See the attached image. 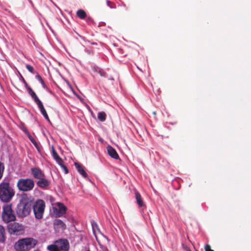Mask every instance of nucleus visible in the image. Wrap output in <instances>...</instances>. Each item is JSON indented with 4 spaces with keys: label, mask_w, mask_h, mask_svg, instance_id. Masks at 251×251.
<instances>
[{
    "label": "nucleus",
    "mask_w": 251,
    "mask_h": 251,
    "mask_svg": "<svg viewBox=\"0 0 251 251\" xmlns=\"http://www.w3.org/2000/svg\"><path fill=\"white\" fill-rule=\"evenodd\" d=\"M6 235H5V230L4 227L0 225V242L4 243L5 241Z\"/></svg>",
    "instance_id": "obj_19"
},
{
    "label": "nucleus",
    "mask_w": 251,
    "mask_h": 251,
    "mask_svg": "<svg viewBox=\"0 0 251 251\" xmlns=\"http://www.w3.org/2000/svg\"><path fill=\"white\" fill-rule=\"evenodd\" d=\"M135 197L136 200V202L140 208H142L143 209L146 208V206L144 202L142 197L139 192L135 191Z\"/></svg>",
    "instance_id": "obj_9"
},
{
    "label": "nucleus",
    "mask_w": 251,
    "mask_h": 251,
    "mask_svg": "<svg viewBox=\"0 0 251 251\" xmlns=\"http://www.w3.org/2000/svg\"><path fill=\"white\" fill-rule=\"evenodd\" d=\"M15 249L19 251H25L27 250L24 239L19 240L15 245Z\"/></svg>",
    "instance_id": "obj_10"
},
{
    "label": "nucleus",
    "mask_w": 251,
    "mask_h": 251,
    "mask_svg": "<svg viewBox=\"0 0 251 251\" xmlns=\"http://www.w3.org/2000/svg\"><path fill=\"white\" fill-rule=\"evenodd\" d=\"M75 166L77 170V171L84 177H87V174L85 172L83 166L80 164L75 162Z\"/></svg>",
    "instance_id": "obj_15"
},
{
    "label": "nucleus",
    "mask_w": 251,
    "mask_h": 251,
    "mask_svg": "<svg viewBox=\"0 0 251 251\" xmlns=\"http://www.w3.org/2000/svg\"><path fill=\"white\" fill-rule=\"evenodd\" d=\"M34 181L30 178H21L18 180L17 186L20 191L28 192L32 190L34 187Z\"/></svg>",
    "instance_id": "obj_4"
},
{
    "label": "nucleus",
    "mask_w": 251,
    "mask_h": 251,
    "mask_svg": "<svg viewBox=\"0 0 251 251\" xmlns=\"http://www.w3.org/2000/svg\"><path fill=\"white\" fill-rule=\"evenodd\" d=\"M22 80H23V83H24V84H25V87L26 88V89H27V87H29V86H28V84L27 83V82H26V81L25 80V79L23 77H22Z\"/></svg>",
    "instance_id": "obj_33"
},
{
    "label": "nucleus",
    "mask_w": 251,
    "mask_h": 251,
    "mask_svg": "<svg viewBox=\"0 0 251 251\" xmlns=\"http://www.w3.org/2000/svg\"><path fill=\"white\" fill-rule=\"evenodd\" d=\"M31 172L35 178L39 179L43 177H45L44 174L39 168H32L31 169Z\"/></svg>",
    "instance_id": "obj_11"
},
{
    "label": "nucleus",
    "mask_w": 251,
    "mask_h": 251,
    "mask_svg": "<svg viewBox=\"0 0 251 251\" xmlns=\"http://www.w3.org/2000/svg\"><path fill=\"white\" fill-rule=\"evenodd\" d=\"M94 233L95 234V238H96V240L97 241L98 244L100 245H101V243H100V239H99L98 236L96 234V233H95V231L94 230Z\"/></svg>",
    "instance_id": "obj_30"
},
{
    "label": "nucleus",
    "mask_w": 251,
    "mask_h": 251,
    "mask_svg": "<svg viewBox=\"0 0 251 251\" xmlns=\"http://www.w3.org/2000/svg\"><path fill=\"white\" fill-rule=\"evenodd\" d=\"M47 249L49 251H58L57 244L55 243L48 246Z\"/></svg>",
    "instance_id": "obj_23"
},
{
    "label": "nucleus",
    "mask_w": 251,
    "mask_h": 251,
    "mask_svg": "<svg viewBox=\"0 0 251 251\" xmlns=\"http://www.w3.org/2000/svg\"><path fill=\"white\" fill-rule=\"evenodd\" d=\"M101 238H102V239L104 241H107L108 240L107 237L106 236H104L103 235L101 234Z\"/></svg>",
    "instance_id": "obj_34"
},
{
    "label": "nucleus",
    "mask_w": 251,
    "mask_h": 251,
    "mask_svg": "<svg viewBox=\"0 0 251 251\" xmlns=\"http://www.w3.org/2000/svg\"><path fill=\"white\" fill-rule=\"evenodd\" d=\"M63 170V171H64V173L65 174H68V172H69V170L67 168V167L64 165L63 163V162H61V165H59Z\"/></svg>",
    "instance_id": "obj_26"
},
{
    "label": "nucleus",
    "mask_w": 251,
    "mask_h": 251,
    "mask_svg": "<svg viewBox=\"0 0 251 251\" xmlns=\"http://www.w3.org/2000/svg\"><path fill=\"white\" fill-rule=\"evenodd\" d=\"M8 231L10 234H17L24 230L23 226L18 223H13L7 226Z\"/></svg>",
    "instance_id": "obj_7"
},
{
    "label": "nucleus",
    "mask_w": 251,
    "mask_h": 251,
    "mask_svg": "<svg viewBox=\"0 0 251 251\" xmlns=\"http://www.w3.org/2000/svg\"><path fill=\"white\" fill-rule=\"evenodd\" d=\"M76 15L81 19H84L86 17V12L82 9H79L76 12Z\"/></svg>",
    "instance_id": "obj_20"
},
{
    "label": "nucleus",
    "mask_w": 251,
    "mask_h": 251,
    "mask_svg": "<svg viewBox=\"0 0 251 251\" xmlns=\"http://www.w3.org/2000/svg\"><path fill=\"white\" fill-rule=\"evenodd\" d=\"M5 167L3 163L0 162V180L2 178L4 171Z\"/></svg>",
    "instance_id": "obj_24"
},
{
    "label": "nucleus",
    "mask_w": 251,
    "mask_h": 251,
    "mask_svg": "<svg viewBox=\"0 0 251 251\" xmlns=\"http://www.w3.org/2000/svg\"><path fill=\"white\" fill-rule=\"evenodd\" d=\"M108 154L115 159H119V156L116 151L111 146H108L106 148Z\"/></svg>",
    "instance_id": "obj_12"
},
{
    "label": "nucleus",
    "mask_w": 251,
    "mask_h": 251,
    "mask_svg": "<svg viewBox=\"0 0 251 251\" xmlns=\"http://www.w3.org/2000/svg\"><path fill=\"white\" fill-rule=\"evenodd\" d=\"M57 207H53V212L56 217H60L66 214L67 207L61 202H57Z\"/></svg>",
    "instance_id": "obj_6"
},
{
    "label": "nucleus",
    "mask_w": 251,
    "mask_h": 251,
    "mask_svg": "<svg viewBox=\"0 0 251 251\" xmlns=\"http://www.w3.org/2000/svg\"><path fill=\"white\" fill-rule=\"evenodd\" d=\"M45 208V203L42 200H38L34 202L33 199V203L32 209L35 218L37 219H41L43 218L44 210Z\"/></svg>",
    "instance_id": "obj_5"
},
{
    "label": "nucleus",
    "mask_w": 251,
    "mask_h": 251,
    "mask_svg": "<svg viewBox=\"0 0 251 251\" xmlns=\"http://www.w3.org/2000/svg\"><path fill=\"white\" fill-rule=\"evenodd\" d=\"M50 184V182L48 179L45 178V177L39 179V180L37 182V186L40 188L44 189L47 188Z\"/></svg>",
    "instance_id": "obj_13"
},
{
    "label": "nucleus",
    "mask_w": 251,
    "mask_h": 251,
    "mask_svg": "<svg viewBox=\"0 0 251 251\" xmlns=\"http://www.w3.org/2000/svg\"><path fill=\"white\" fill-rule=\"evenodd\" d=\"M24 240L28 250L34 248L37 243V240L33 238H26Z\"/></svg>",
    "instance_id": "obj_14"
},
{
    "label": "nucleus",
    "mask_w": 251,
    "mask_h": 251,
    "mask_svg": "<svg viewBox=\"0 0 251 251\" xmlns=\"http://www.w3.org/2000/svg\"><path fill=\"white\" fill-rule=\"evenodd\" d=\"M32 143L36 148H37L38 144H37V143L36 142V141H35V142H34V143Z\"/></svg>",
    "instance_id": "obj_35"
},
{
    "label": "nucleus",
    "mask_w": 251,
    "mask_h": 251,
    "mask_svg": "<svg viewBox=\"0 0 251 251\" xmlns=\"http://www.w3.org/2000/svg\"><path fill=\"white\" fill-rule=\"evenodd\" d=\"M185 250H186V251H191L190 250V249L189 248H187V247L186 248Z\"/></svg>",
    "instance_id": "obj_36"
},
{
    "label": "nucleus",
    "mask_w": 251,
    "mask_h": 251,
    "mask_svg": "<svg viewBox=\"0 0 251 251\" xmlns=\"http://www.w3.org/2000/svg\"><path fill=\"white\" fill-rule=\"evenodd\" d=\"M54 224L55 226H58L59 227L63 228H65L66 227L65 224L60 219H56L54 220Z\"/></svg>",
    "instance_id": "obj_21"
},
{
    "label": "nucleus",
    "mask_w": 251,
    "mask_h": 251,
    "mask_svg": "<svg viewBox=\"0 0 251 251\" xmlns=\"http://www.w3.org/2000/svg\"><path fill=\"white\" fill-rule=\"evenodd\" d=\"M26 68L28 70L29 72L33 74L34 73V69L32 66L29 64L26 65Z\"/></svg>",
    "instance_id": "obj_27"
},
{
    "label": "nucleus",
    "mask_w": 251,
    "mask_h": 251,
    "mask_svg": "<svg viewBox=\"0 0 251 251\" xmlns=\"http://www.w3.org/2000/svg\"><path fill=\"white\" fill-rule=\"evenodd\" d=\"M204 249L205 251H214L213 250L211 249V246L208 244L205 245Z\"/></svg>",
    "instance_id": "obj_29"
},
{
    "label": "nucleus",
    "mask_w": 251,
    "mask_h": 251,
    "mask_svg": "<svg viewBox=\"0 0 251 251\" xmlns=\"http://www.w3.org/2000/svg\"><path fill=\"white\" fill-rule=\"evenodd\" d=\"M39 251V250H36V251Z\"/></svg>",
    "instance_id": "obj_38"
},
{
    "label": "nucleus",
    "mask_w": 251,
    "mask_h": 251,
    "mask_svg": "<svg viewBox=\"0 0 251 251\" xmlns=\"http://www.w3.org/2000/svg\"><path fill=\"white\" fill-rule=\"evenodd\" d=\"M36 77L39 80V81L41 83L44 89L47 88L43 79H42V78L41 77V76L40 75H36Z\"/></svg>",
    "instance_id": "obj_25"
},
{
    "label": "nucleus",
    "mask_w": 251,
    "mask_h": 251,
    "mask_svg": "<svg viewBox=\"0 0 251 251\" xmlns=\"http://www.w3.org/2000/svg\"><path fill=\"white\" fill-rule=\"evenodd\" d=\"M15 195L14 189L10 186L8 180L4 179L0 183V200L5 202L11 201Z\"/></svg>",
    "instance_id": "obj_2"
},
{
    "label": "nucleus",
    "mask_w": 251,
    "mask_h": 251,
    "mask_svg": "<svg viewBox=\"0 0 251 251\" xmlns=\"http://www.w3.org/2000/svg\"><path fill=\"white\" fill-rule=\"evenodd\" d=\"M51 152L52 155L54 160L56 161V162L58 164V165H61V162H63L62 158L59 156L57 152L55 150L54 147L52 146L51 148Z\"/></svg>",
    "instance_id": "obj_17"
},
{
    "label": "nucleus",
    "mask_w": 251,
    "mask_h": 251,
    "mask_svg": "<svg viewBox=\"0 0 251 251\" xmlns=\"http://www.w3.org/2000/svg\"><path fill=\"white\" fill-rule=\"evenodd\" d=\"M55 243L57 244L58 251H69L70 245L67 239H59L56 240Z\"/></svg>",
    "instance_id": "obj_8"
},
{
    "label": "nucleus",
    "mask_w": 251,
    "mask_h": 251,
    "mask_svg": "<svg viewBox=\"0 0 251 251\" xmlns=\"http://www.w3.org/2000/svg\"><path fill=\"white\" fill-rule=\"evenodd\" d=\"M33 203L32 196L26 193L21 194L20 201L16 209L18 217L24 218L29 215L32 209Z\"/></svg>",
    "instance_id": "obj_1"
},
{
    "label": "nucleus",
    "mask_w": 251,
    "mask_h": 251,
    "mask_svg": "<svg viewBox=\"0 0 251 251\" xmlns=\"http://www.w3.org/2000/svg\"><path fill=\"white\" fill-rule=\"evenodd\" d=\"M106 115L104 112H100L98 113V118L101 122L105 121Z\"/></svg>",
    "instance_id": "obj_22"
},
{
    "label": "nucleus",
    "mask_w": 251,
    "mask_h": 251,
    "mask_svg": "<svg viewBox=\"0 0 251 251\" xmlns=\"http://www.w3.org/2000/svg\"><path fill=\"white\" fill-rule=\"evenodd\" d=\"M27 91L28 94L31 96V98L33 99L35 102L37 104L41 101L38 98L35 93L32 90V89L30 87H28L27 89Z\"/></svg>",
    "instance_id": "obj_16"
},
{
    "label": "nucleus",
    "mask_w": 251,
    "mask_h": 251,
    "mask_svg": "<svg viewBox=\"0 0 251 251\" xmlns=\"http://www.w3.org/2000/svg\"><path fill=\"white\" fill-rule=\"evenodd\" d=\"M106 2L107 6H108L110 8H114L115 7V5L112 2H111L110 0H107Z\"/></svg>",
    "instance_id": "obj_28"
},
{
    "label": "nucleus",
    "mask_w": 251,
    "mask_h": 251,
    "mask_svg": "<svg viewBox=\"0 0 251 251\" xmlns=\"http://www.w3.org/2000/svg\"><path fill=\"white\" fill-rule=\"evenodd\" d=\"M37 105L39 109H40L41 113L42 114L44 118L48 121H50L49 117L47 114V113L44 107L43 104L42 102V101L38 103Z\"/></svg>",
    "instance_id": "obj_18"
},
{
    "label": "nucleus",
    "mask_w": 251,
    "mask_h": 251,
    "mask_svg": "<svg viewBox=\"0 0 251 251\" xmlns=\"http://www.w3.org/2000/svg\"><path fill=\"white\" fill-rule=\"evenodd\" d=\"M153 113V115H156V112H153V113Z\"/></svg>",
    "instance_id": "obj_37"
},
{
    "label": "nucleus",
    "mask_w": 251,
    "mask_h": 251,
    "mask_svg": "<svg viewBox=\"0 0 251 251\" xmlns=\"http://www.w3.org/2000/svg\"><path fill=\"white\" fill-rule=\"evenodd\" d=\"M1 218L3 222L7 224L16 220V217L11 204H6L3 206Z\"/></svg>",
    "instance_id": "obj_3"
},
{
    "label": "nucleus",
    "mask_w": 251,
    "mask_h": 251,
    "mask_svg": "<svg viewBox=\"0 0 251 251\" xmlns=\"http://www.w3.org/2000/svg\"><path fill=\"white\" fill-rule=\"evenodd\" d=\"M99 74L102 76H105L106 74L103 71L100 70L99 71Z\"/></svg>",
    "instance_id": "obj_32"
},
{
    "label": "nucleus",
    "mask_w": 251,
    "mask_h": 251,
    "mask_svg": "<svg viewBox=\"0 0 251 251\" xmlns=\"http://www.w3.org/2000/svg\"><path fill=\"white\" fill-rule=\"evenodd\" d=\"M28 137L32 143L35 142L36 140L30 134H28Z\"/></svg>",
    "instance_id": "obj_31"
}]
</instances>
